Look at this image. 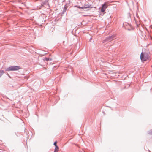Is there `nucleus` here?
Masks as SVG:
<instances>
[{
    "label": "nucleus",
    "instance_id": "6e6552de",
    "mask_svg": "<svg viewBox=\"0 0 152 152\" xmlns=\"http://www.w3.org/2000/svg\"><path fill=\"white\" fill-rule=\"evenodd\" d=\"M57 142H55L54 143V145L55 146H57Z\"/></svg>",
    "mask_w": 152,
    "mask_h": 152
},
{
    "label": "nucleus",
    "instance_id": "1a4fd4ad",
    "mask_svg": "<svg viewBox=\"0 0 152 152\" xmlns=\"http://www.w3.org/2000/svg\"><path fill=\"white\" fill-rule=\"evenodd\" d=\"M149 134L150 135H152V131H151L149 132Z\"/></svg>",
    "mask_w": 152,
    "mask_h": 152
},
{
    "label": "nucleus",
    "instance_id": "7ed1b4c3",
    "mask_svg": "<svg viewBox=\"0 0 152 152\" xmlns=\"http://www.w3.org/2000/svg\"><path fill=\"white\" fill-rule=\"evenodd\" d=\"M107 7V3H105L103 5H102L101 11L102 12H104L106 8Z\"/></svg>",
    "mask_w": 152,
    "mask_h": 152
},
{
    "label": "nucleus",
    "instance_id": "9d476101",
    "mask_svg": "<svg viewBox=\"0 0 152 152\" xmlns=\"http://www.w3.org/2000/svg\"><path fill=\"white\" fill-rule=\"evenodd\" d=\"M111 37H112V40L113 39V37H110V38H111Z\"/></svg>",
    "mask_w": 152,
    "mask_h": 152
},
{
    "label": "nucleus",
    "instance_id": "9b49d317",
    "mask_svg": "<svg viewBox=\"0 0 152 152\" xmlns=\"http://www.w3.org/2000/svg\"><path fill=\"white\" fill-rule=\"evenodd\" d=\"M54 152H58V151H54Z\"/></svg>",
    "mask_w": 152,
    "mask_h": 152
},
{
    "label": "nucleus",
    "instance_id": "20e7f679",
    "mask_svg": "<svg viewBox=\"0 0 152 152\" xmlns=\"http://www.w3.org/2000/svg\"><path fill=\"white\" fill-rule=\"evenodd\" d=\"M76 7L80 8V9H86V8H90L91 5H89L88 4L85 5L84 6L82 7H80L79 6H76Z\"/></svg>",
    "mask_w": 152,
    "mask_h": 152
},
{
    "label": "nucleus",
    "instance_id": "0eeeda50",
    "mask_svg": "<svg viewBox=\"0 0 152 152\" xmlns=\"http://www.w3.org/2000/svg\"><path fill=\"white\" fill-rule=\"evenodd\" d=\"M59 149V148L57 146H55V151H58Z\"/></svg>",
    "mask_w": 152,
    "mask_h": 152
},
{
    "label": "nucleus",
    "instance_id": "423d86ee",
    "mask_svg": "<svg viewBox=\"0 0 152 152\" xmlns=\"http://www.w3.org/2000/svg\"><path fill=\"white\" fill-rule=\"evenodd\" d=\"M4 73V72L3 70L0 71V77L3 75V73Z\"/></svg>",
    "mask_w": 152,
    "mask_h": 152
},
{
    "label": "nucleus",
    "instance_id": "39448f33",
    "mask_svg": "<svg viewBox=\"0 0 152 152\" xmlns=\"http://www.w3.org/2000/svg\"><path fill=\"white\" fill-rule=\"evenodd\" d=\"M44 60H45L46 61H48L49 60H50V61L52 60V59L50 58H45Z\"/></svg>",
    "mask_w": 152,
    "mask_h": 152
},
{
    "label": "nucleus",
    "instance_id": "f03ea898",
    "mask_svg": "<svg viewBox=\"0 0 152 152\" xmlns=\"http://www.w3.org/2000/svg\"><path fill=\"white\" fill-rule=\"evenodd\" d=\"M21 69L20 67L18 66H10L7 68L6 70V71H16L18 70Z\"/></svg>",
    "mask_w": 152,
    "mask_h": 152
},
{
    "label": "nucleus",
    "instance_id": "f257e3e1",
    "mask_svg": "<svg viewBox=\"0 0 152 152\" xmlns=\"http://www.w3.org/2000/svg\"><path fill=\"white\" fill-rule=\"evenodd\" d=\"M149 58L148 55L147 54L143 53H142L140 55V59L142 62L146 61L148 60Z\"/></svg>",
    "mask_w": 152,
    "mask_h": 152
}]
</instances>
